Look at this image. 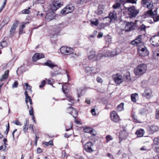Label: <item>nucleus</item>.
Returning a JSON list of instances; mask_svg holds the SVG:
<instances>
[{
	"label": "nucleus",
	"mask_w": 159,
	"mask_h": 159,
	"mask_svg": "<svg viewBox=\"0 0 159 159\" xmlns=\"http://www.w3.org/2000/svg\"><path fill=\"white\" fill-rule=\"evenodd\" d=\"M44 64L45 65L48 66L52 69L54 67H56V68L54 69V70L53 71H51L50 72L51 75L52 76H56L57 75L61 74V73L60 71V68L58 67L57 65L54 64L50 61H47Z\"/></svg>",
	"instance_id": "obj_1"
},
{
	"label": "nucleus",
	"mask_w": 159,
	"mask_h": 159,
	"mask_svg": "<svg viewBox=\"0 0 159 159\" xmlns=\"http://www.w3.org/2000/svg\"><path fill=\"white\" fill-rule=\"evenodd\" d=\"M147 70V67L146 64H140L134 69V73L136 75H141L145 73Z\"/></svg>",
	"instance_id": "obj_2"
},
{
	"label": "nucleus",
	"mask_w": 159,
	"mask_h": 159,
	"mask_svg": "<svg viewBox=\"0 0 159 159\" xmlns=\"http://www.w3.org/2000/svg\"><path fill=\"white\" fill-rule=\"evenodd\" d=\"M61 52L63 54L66 55H69L72 54L73 57H76L77 55L75 54H74L73 49L70 47L63 46L60 49Z\"/></svg>",
	"instance_id": "obj_3"
},
{
	"label": "nucleus",
	"mask_w": 159,
	"mask_h": 159,
	"mask_svg": "<svg viewBox=\"0 0 159 159\" xmlns=\"http://www.w3.org/2000/svg\"><path fill=\"white\" fill-rule=\"evenodd\" d=\"M125 9L128 11V17L130 18L135 17L139 13V10L137 9L134 6L129 7H126Z\"/></svg>",
	"instance_id": "obj_4"
},
{
	"label": "nucleus",
	"mask_w": 159,
	"mask_h": 159,
	"mask_svg": "<svg viewBox=\"0 0 159 159\" xmlns=\"http://www.w3.org/2000/svg\"><path fill=\"white\" fill-rule=\"evenodd\" d=\"M118 54H115L114 52L108 51L106 53H104L102 50L99 52L97 55H96V61L99 60L103 57H113Z\"/></svg>",
	"instance_id": "obj_5"
},
{
	"label": "nucleus",
	"mask_w": 159,
	"mask_h": 159,
	"mask_svg": "<svg viewBox=\"0 0 159 159\" xmlns=\"http://www.w3.org/2000/svg\"><path fill=\"white\" fill-rule=\"evenodd\" d=\"M150 42L152 45L154 46H159V34L152 36L150 39Z\"/></svg>",
	"instance_id": "obj_6"
},
{
	"label": "nucleus",
	"mask_w": 159,
	"mask_h": 159,
	"mask_svg": "<svg viewBox=\"0 0 159 159\" xmlns=\"http://www.w3.org/2000/svg\"><path fill=\"white\" fill-rule=\"evenodd\" d=\"M74 9V7L72 4H69L61 10V13L62 14L66 15L71 12Z\"/></svg>",
	"instance_id": "obj_7"
},
{
	"label": "nucleus",
	"mask_w": 159,
	"mask_h": 159,
	"mask_svg": "<svg viewBox=\"0 0 159 159\" xmlns=\"http://www.w3.org/2000/svg\"><path fill=\"white\" fill-rule=\"evenodd\" d=\"M112 78L116 84H120L124 81L122 76L120 74L117 73L113 75Z\"/></svg>",
	"instance_id": "obj_8"
},
{
	"label": "nucleus",
	"mask_w": 159,
	"mask_h": 159,
	"mask_svg": "<svg viewBox=\"0 0 159 159\" xmlns=\"http://www.w3.org/2000/svg\"><path fill=\"white\" fill-rule=\"evenodd\" d=\"M62 5L60 3L58 2L55 1H54L52 4L50 5L49 7L50 10L52 11V12L56 11L57 9L60 7Z\"/></svg>",
	"instance_id": "obj_9"
},
{
	"label": "nucleus",
	"mask_w": 159,
	"mask_h": 159,
	"mask_svg": "<svg viewBox=\"0 0 159 159\" xmlns=\"http://www.w3.org/2000/svg\"><path fill=\"white\" fill-rule=\"evenodd\" d=\"M142 37L141 35H139L134 40L131 42V43L133 45H136L138 47L140 45L143 47V43L141 42Z\"/></svg>",
	"instance_id": "obj_10"
},
{
	"label": "nucleus",
	"mask_w": 159,
	"mask_h": 159,
	"mask_svg": "<svg viewBox=\"0 0 159 159\" xmlns=\"http://www.w3.org/2000/svg\"><path fill=\"white\" fill-rule=\"evenodd\" d=\"M125 27V30L127 31H129L134 29L135 25L133 22H126Z\"/></svg>",
	"instance_id": "obj_11"
},
{
	"label": "nucleus",
	"mask_w": 159,
	"mask_h": 159,
	"mask_svg": "<svg viewBox=\"0 0 159 159\" xmlns=\"http://www.w3.org/2000/svg\"><path fill=\"white\" fill-rule=\"evenodd\" d=\"M148 132L151 134H153L154 132L159 130V127L155 125H149L147 128Z\"/></svg>",
	"instance_id": "obj_12"
},
{
	"label": "nucleus",
	"mask_w": 159,
	"mask_h": 159,
	"mask_svg": "<svg viewBox=\"0 0 159 159\" xmlns=\"http://www.w3.org/2000/svg\"><path fill=\"white\" fill-rule=\"evenodd\" d=\"M97 68L94 67L87 66L85 68V71L87 73H89L91 75H94L96 74Z\"/></svg>",
	"instance_id": "obj_13"
},
{
	"label": "nucleus",
	"mask_w": 159,
	"mask_h": 159,
	"mask_svg": "<svg viewBox=\"0 0 159 159\" xmlns=\"http://www.w3.org/2000/svg\"><path fill=\"white\" fill-rule=\"evenodd\" d=\"M128 136V134L124 129L121 130L119 133V143H120L122 140L126 139Z\"/></svg>",
	"instance_id": "obj_14"
},
{
	"label": "nucleus",
	"mask_w": 159,
	"mask_h": 159,
	"mask_svg": "<svg viewBox=\"0 0 159 159\" xmlns=\"http://www.w3.org/2000/svg\"><path fill=\"white\" fill-rule=\"evenodd\" d=\"M111 120L114 122H118L119 120V117L115 111H112L110 114Z\"/></svg>",
	"instance_id": "obj_15"
},
{
	"label": "nucleus",
	"mask_w": 159,
	"mask_h": 159,
	"mask_svg": "<svg viewBox=\"0 0 159 159\" xmlns=\"http://www.w3.org/2000/svg\"><path fill=\"white\" fill-rule=\"evenodd\" d=\"M44 57L43 54L40 53H35L32 57V60L34 61H36Z\"/></svg>",
	"instance_id": "obj_16"
},
{
	"label": "nucleus",
	"mask_w": 159,
	"mask_h": 159,
	"mask_svg": "<svg viewBox=\"0 0 159 159\" xmlns=\"http://www.w3.org/2000/svg\"><path fill=\"white\" fill-rule=\"evenodd\" d=\"M84 131L85 133H90L94 136L96 135L95 130L91 128L85 127L84 129Z\"/></svg>",
	"instance_id": "obj_17"
},
{
	"label": "nucleus",
	"mask_w": 159,
	"mask_h": 159,
	"mask_svg": "<svg viewBox=\"0 0 159 159\" xmlns=\"http://www.w3.org/2000/svg\"><path fill=\"white\" fill-rule=\"evenodd\" d=\"M152 94V91L149 88H147L145 89L144 92L142 93L143 96L146 97L147 98H149Z\"/></svg>",
	"instance_id": "obj_18"
},
{
	"label": "nucleus",
	"mask_w": 159,
	"mask_h": 159,
	"mask_svg": "<svg viewBox=\"0 0 159 159\" xmlns=\"http://www.w3.org/2000/svg\"><path fill=\"white\" fill-rule=\"evenodd\" d=\"M19 23V22L17 20H16L15 22L14 23L10 31L11 35H13L14 34L15 32L16 28L18 26Z\"/></svg>",
	"instance_id": "obj_19"
},
{
	"label": "nucleus",
	"mask_w": 159,
	"mask_h": 159,
	"mask_svg": "<svg viewBox=\"0 0 159 159\" xmlns=\"http://www.w3.org/2000/svg\"><path fill=\"white\" fill-rule=\"evenodd\" d=\"M88 58L89 60H92L93 61H96V51L92 49L90 51V54L88 56Z\"/></svg>",
	"instance_id": "obj_20"
},
{
	"label": "nucleus",
	"mask_w": 159,
	"mask_h": 159,
	"mask_svg": "<svg viewBox=\"0 0 159 159\" xmlns=\"http://www.w3.org/2000/svg\"><path fill=\"white\" fill-rule=\"evenodd\" d=\"M109 17L111 21L115 20L117 18L116 13L115 11L114 10L110 12L109 14Z\"/></svg>",
	"instance_id": "obj_21"
},
{
	"label": "nucleus",
	"mask_w": 159,
	"mask_h": 159,
	"mask_svg": "<svg viewBox=\"0 0 159 159\" xmlns=\"http://www.w3.org/2000/svg\"><path fill=\"white\" fill-rule=\"evenodd\" d=\"M92 143L91 142H88L85 145V150L87 152H90L93 151L92 148Z\"/></svg>",
	"instance_id": "obj_22"
},
{
	"label": "nucleus",
	"mask_w": 159,
	"mask_h": 159,
	"mask_svg": "<svg viewBox=\"0 0 159 159\" xmlns=\"http://www.w3.org/2000/svg\"><path fill=\"white\" fill-rule=\"evenodd\" d=\"M137 49L138 50V52L140 55L144 56V53H145L147 52L146 48L144 47H140V46H139L137 48Z\"/></svg>",
	"instance_id": "obj_23"
},
{
	"label": "nucleus",
	"mask_w": 159,
	"mask_h": 159,
	"mask_svg": "<svg viewBox=\"0 0 159 159\" xmlns=\"http://www.w3.org/2000/svg\"><path fill=\"white\" fill-rule=\"evenodd\" d=\"M124 3L123 1L122 0H117L115 3L113 5L112 7L115 9H117L120 7L121 4H123Z\"/></svg>",
	"instance_id": "obj_24"
},
{
	"label": "nucleus",
	"mask_w": 159,
	"mask_h": 159,
	"mask_svg": "<svg viewBox=\"0 0 159 159\" xmlns=\"http://www.w3.org/2000/svg\"><path fill=\"white\" fill-rule=\"evenodd\" d=\"M68 109H70L72 110L71 112L70 113L73 116L74 118H76L78 115V112L76 110V109L74 108L71 107H68Z\"/></svg>",
	"instance_id": "obj_25"
},
{
	"label": "nucleus",
	"mask_w": 159,
	"mask_h": 159,
	"mask_svg": "<svg viewBox=\"0 0 159 159\" xmlns=\"http://www.w3.org/2000/svg\"><path fill=\"white\" fill-rule=\"evenodd\" d=\"M53 12H48L47 13L45 16V18L47 20H51L53 19L54 17Z\"/></svg>",
	"instance_id": "obj_26"
},
{
	"label": "nucleus",
	"mask_w": 159,
	"mask_h": 159,
	"mask_svg": "<svg viewBox=\"0 0 159 159\" xmlns=\"http://www.w3.org/2000/svg\"><path fill=\"white\" fill-rule=\"evenodd\" d=\"M9 71V70H7L5 71L4 74H3L0 79V81L1 82L3 81L6 79L8 76Z\"/></svg>",
	"instance_id": "obj_27"
},
{
	"label": "nucleus",
	"mask_w": 159,
	"mask_h": 159,
	"mask_svg": "<svg viewBox=\"0 0 159 159\" xmlns=\"http://www.w3.org/2000/svg\"><path fill=\"white\" fill-rule=\"evenodd\" d=\"M144 133V131L142 129H140L139 130L136 131L135 134L137 136L139 137H142Z\"/></svg>",
	"instance_id": "obj_28"
},
{
	"label": "nucleus",
	"mask_w": 159,
	"mask_h": 159,
	"mask_svg": "<svg viewBox=\"0 0 159 159\" xmlns=\"http://www.w3.org/2000/svg\"><path fill=\"white\" fill-rule=\"evenodd\" d=\"M124 103L123 102L121 103L120 104L118 105L116 107V110L118 111H120L124 110Z\"/></svg>",
	"instance_id": "obj_29"
},
{
	"label": "nucleus",
	"mask_w": 159,
	"mask_h": 159,
	"mask_svg": "<svg viewBox=\"0 0 159 159\" xmlns=\"http://www.w3.org/2000/svg\"><path fill=\"white\" fill-rule=\"evenodd\" d=\"M104 38L107 44H109L111 43V38L110 35H107L106 36H105Z\"/></svg>",
	"instance_id": "obj_30"
},
{
	"label": "nucleus",
	"mask_w": 159,
	"mask_h": 159,
	"mask_svg": "<svg viewBox=\"0 0 159 159\" xmlns=\"http://www.w3.org/2000/svg\"><path fill=\"white\" fill-rule=\"evenodd\" d=\"M138 97V94L137 93H134L131 94V100L134 102H136V99Z\"/></svg>",
	"instance_id": "obj_31"
},
{
	"label": "nucleus",
	"mask_w": 159,
	"mask_h": 159,
	"mask_svg": "<svg viewBox=\"0 0 159 159\" xmlns=\"http://www.w3.org/2000/svg\"><path fill=\"white\" fill-rule=\"evenodd\" d=\"M67 100L71 103H70L69 104V105H72V104L74 103L75 100L73 98L70 96H68L67 97Z\"/></svg>",
	"instance_id": "obj_32"
},
{
	"label": "nucleus",
	"mask_w": 159,
	"mask_h": 159,
	"mask_svg": "<svg viewBox=\"0 0 159 159\" xmlns=\"http://www.w3.org/2000/svg\"><path fill=\"white\" fill-rule=\"evenodd\" d=\"M25 23H22V25L20 27L19 34H22L24 33V32H23V30L24 28L25 27Z\"/></svg>",
	"instance_id": "obj_33"
},
{
	"label": "nucleus",
	"mask_w": 159,
	"mask_h": 159,
	"mask_svg": "<svg viewBox=\"0 0 159 159\" xmlns=\"http://www.w3.org/2000/svg\"><path fill=\"white\" fill-rule=\"evenodd\" d=\"M123 1L124 3H131L132 4H136L138 0H122Z\"/></svg>",
	"instance_id": "obj_34"
},
{
	"label": "nucleus",
	"mask_w": 159,
	"mask_h": 159,
	"mask_svg": "<svg viewBox=\"0 0 159 159\" xmlns=\"http://www.w3.org/2000/svg\"><path fill=\"white\" fill-rule=\"evenodd\" d=\"M25 86L26 87V91H27V93H31L32 91L31 90V87L30 86L28 83H26L25 84Z\"/></svg>",
	"instance_id": "obj_35"
},
{
	"label": "nucleus",
	"mask_w": 159,
	"mask_h": 159,
	"mask_svg": "<svg viewBox=\"0 0 159 159\" xmlns=\"http://www.w3.org/2000/svg\"><path fill=\"white\" fill-rule=\"evenodd\" d=\"M30 7H29L27 9L23 10L22 11V13L23 14H29L30 13Z\"/></svg>",
	"instance_id": "obj_36"
},
{
	"label": "nucleus",
	"mask_w": 159,
	"mask_h": 159,
	"mask_svg": "<svg viewBox=\"0 0 159 159\" xmlns=\"http://www.w3.org/2000/svg\"><path fill=\"white\" fill-rule=\"evenodd\" d=\"M25 102L27 103L29 101H30V99H31V98H30V97L29 96L27 91H25Z\"/></svg>",
	"instance_id": "obj_37"
},
{
	"label": "nucleus",
	"mask_w": 159,
	"mask_h": 159,
	"mask_svg": "<svg viewBox=\"0 0 159 159\" xmlns=\"http://www.w3.org/2000/svg\"><path fill=\"white\" fill-rule=\"evenodd\" d=\"M90 21L91 23V24H93L94 25L97 26L98 24V21L96 19H94L93 20H91Z\"/></svg>",
	"instance_id": "obj_38"
},
{
	"label": "nucleus",
	"mask_w": 159,
	"mask_h": 159,
	"mask_svg": "<svg viewBox=\"0 0 159 159\" xmlns=\"http://www.w3.org/2000/svg\"><path fill=\"white\" fill-rule=\"evenodd\" d=\"M106 138V139L107 143H108L109 142L112 140L113 139L112 137L110 135H108L107 136Z\"/></svg>",
	"instance_id": "obj_39"
},
{
	"label": "nucleus",
	"mask_w": 159,
	"mask_h": 159,
	"mask_svg": "<svg viewBox=\"0 0 159 159\" xmlns=\"http://www.w3.org/2000/svg\"><path fill=\"white\" fill-rule=\"evenodd\" d=\"M153 7V3L152 2H148L146 5L148 9H150Z\"/></svg>",
	"instance_id": "obj_40"
},
{
	"label": "nucleus",
	"mask_w": 159,
	"mask_h": 159,
	"mask_svg": "<svg viewBox=\"0 0 159 159\" xmlns=\"http://www.w3.org/2000/svg\"><path fill=\"white\" fill-rule=\"evenodd\" d=\"M146 26L143 24H142L139 27L140 30L141 31H143L145 30Z\"/></svg>",
	"instance_id": "obj_41"
},
{
	"label": "nucleus",
	"mask_w": 159,
	"mask_h": 159,
	"mask_svg": "<svg viewBox=\"0 0 159 159\" xmlns=\"http://www.w3.org/2000/svg\"><path fill=\"white\" fill-rule=\"evenodd\" d=\"M27 121L26 120V123L25 125H24V128H23V131L25 132L26 133L27 132L28 128V125H27Z\"/></svg>",
	"instance_id": "obj_42"
},
{
	"label": "nucleus",
	"mask_w": 159,
	"mask_h": 159,
	"mask_svg": "<svg viewBox=\"0 0 159 159\" xmlns=\"http://www.w3.org/2000/svg\"><path fill=\"white\" fill-rule=\"evenodd\" d=\"M1 46L3 48L6 47L7 45V43L6 41H3L1 42L0 43Z\"/></svg>",
	"instance_id": "obj_43"
},
{
	"label": "nucleus",
	"mask_w": 159,
	"mask_h": 159,
	"mask_svg": "<svg viewBox=\"0 0 159 159\" xmlns=\"http://www.w3.org/2000/svg\"><path fill=\"white\" fill-rule=\"evenodd\" d=\"M148 2L146 0H142L141 1V4L143 7H145Z\"/></svg>",
	"instance_id": "obj_44"
},
{
	"label": "nucleus",
	"mask_w": 159,
	"mask_h": 159,
	"mask_svg": "<svg viewBox=\"0 0 159 159\" xmlns=\"http://www.w3.org/2000/svg\"><path fill=\"white\" fill-rule=\"evenodd\" d=\"M156 118L157 119H159V109L156 110Z\"/></svg>",
	"instance_id": "obj_45"
},
{
	"label": "nucleus",
	"mask_w": 159,
	"mask_h": 159,
	"mask_svg": "<svg viewBox=\"0 0 159 159\" xmlns=\"http://www.w3.org/2000/svg\"><path fill=\"white\" fill-rule=\"evenodd\" d=\"M12 122L17 125L21 126L22 125L18 120L13 121Z\"/></svg>",
	"instance_id": "obj_46"
},
{
	"label": "nucleus",
	"mask_w": 159,
	"mask_h": 159,
	"mask_svg": "<svg viewBox=\"0 0 159 159\" xmlns=\"http://www.w3.org/2000/svg\"><path fill=\"white\" fill-rule=\"evenodd\" d=\"M153 57L155 58H157V57H159V53L155 52H153Z\"/></svg>",
	"instance_id": "obj_47"
},
{
	"label": "nucleus",
	"mask_w": 159,
	"mask_h": 159,
	"mask_svg": "<svg viewBox=\"0 0 159 159\" xmlns=\"http://www.w3.org/2000/svg\"><path fill=\"white\" fill-rule=\"evenodd\" d=\"M44 0H36L35 2L37 4H43L44 2Z\"/></svg>",
	"instance_id": "obj_48"
},
{
	"label": "nucleus",
	"mask_w": 159,
	"mask_h": 159,
	"mask_svg": "<svg viewBox=\"0 0 159 159\" xmlns=\"http://www.w3.org/2000/svg\"><path fill=\"white\" fill-rule=\"evenodd\" d=\"M145 113V110L144 108L139 110V113L141 115H143Z\"/></svg>",
	"instance_id": "obj_49"
},
{
	"label": "nucleus",
	"mask_w": 159,
	"mask_h": 159,
	"mask_svg": "<svg viewBox=\"0 0 159 159\" xmlns=\"http://www.w3.org/2000/svg\"><path fill=\"white\" fill-rule=\"evenodd\" d=\"M159 140V139L157 138H155L153 140L154 143L156 144L157 145V144L158 141Z\"/></svg>",
	"instance_id": "obj_50"
},
{
	"label": "nucleus",
	"mask_w": 159,
	"mask_h": 159,
	"mask_svg": "<svg viewBox=\"0 0 159 159\" xmlns=\"http://www.w3.org/2000/svg\"><path fill=\"white\" fill-rule=\"evenodd\" d=\"M18 83L17 81H15L14 84L12 85V88H17V86L18 85Z\"/></svg>",
	"instance_id": "obj_51"
},
{
	"label": "nucleus",
	"mask_w": 159,
	"mask_h": 159,
	"mask_svg": "<svg viewBox=\"0 0 159 159\" xmlns=\"http://www.w3.org/2000/svg\"><path fill=\"white\" fill-rule=\"evenodd\" d=\"M85 0H77L76 3L78 4H82L84 2Z\"/></svg>",
	"instance_id": "obj_52"
},
{
	"label": "nucleus",
	"mask_w": 159,
	"mask_h": 159,
	"mask_svg": "<svg viewBox=\"0 0 159 159\" xmlns=\"http://www.w3.org/2000/svg\"><path fill=\"white\" fill-rule=\"evenodd\" d=\"M77 94L78 97H80L82 95V90H81L79 89V90H77Z\"/></svg>",
	"instance_id": "obj_53"
},
{
	"label": "nucleus",
	"mask_w": 159,
	"mask_h": 159,
	"mask_svg": "<svg viewBox=\"0 0 159 159\" xmlns=\"http://www.w3.org/2000/svg\"><path fill=\"white\" fill-rule=\"evenodd\" d=\"M46 83V81L45 80H43L41 84L39 86V87L40 88H42L44 87Z\"/></svg>",
	"instance_id": "obj_54"
},
{
	"label": "nucleus",
	"mask_w": 159,
	"mask_h": 159,
	"mask_svg": "<svg viewBox=\"0 0 159 159\" xmlns=\"http://www.w3.org/2000/svg\"><path fill=\"white\" fill-rule=\"evenodd\" d=\"M146 13L150 15H153V14H154V13H153L152 10H150L148 11Z\"/></svg>",
	"instance_id": "obj_55"
},
{
	"label": "nucleus",
	"mask_w": 159,
	"mask_h": 159,
	"mask_svg": "<svg viewBox=\"0 0 159 159\" xmlns=\"http://www.w3.org/2000/svg\"><path fill=\"white\" fill-rule=\"evenodd\" d=\"M9 130V124L8 123V126H7V129L6 130L5 132V134H7L8 133V132Z\"/></svg>",
	"instance_id": "obj_56"
},
{
	"label": "nucleus",
	"mask_w": 159,
	"mask_h": 159,
	"mask_svg": "<svg viewBox=\"0 0 159 159\" xmlns=\"http://www.w3.org/2000/svg\"><path fill=\"white\" fill-rule=\"evenodd\" d=\"M91 99L90 98H86L85 102L88 104H89L90 103Z\"/></svg>",
	"instance_id": "obj_57"
},
{
	"label": "nucleus",
	"mask_w": 159,
	"mask_h": 159,
	"mask_svg": "<svg viewBox=\"0 0 159 159\" xmlns=\"http://www.w3.org/2000/svg\"><path fill=\"white\" fill-rule=\"evenodd\" d=\"M96 80L98 82L100 83H102L103 81L102 79L99 77H97Z\"/></svg>",
	"instance_id": "obj_58"
},
{
	"label": "nucleus",
	"mask_w": 159,
	"mask_h": 159,
	"mask_svg": "<svg viewBox=\"0 0 159 159\" xmlns=\"http://www.w3.org/2000/svg\"><path fill=\"white\" fill-rule=\"evenodd\" d=\"M132 117V118L133 119L134 121L135 122L137 123H139V121L138 120H137L136 117L134 115H133Z\"/></svg>",
	"instance_id": "obj_59"
},
{
	"label": "nucleus",
	"mask_w": 159,
	"mask_h": 159,
	"mask_svg": "<svg viewBox=\"0 0 159 159\" xmlns=\"http://www.w3.org/2000/svg\"><path fill=\"white\" fill-rule=\"evenodd\" d=\"M91 112L93 115L96 116V115L95 110L94 109H92L91 110Z\"/></svg>",
	"instance_id": "obj_60"
},
{
	"label": "nucleus",
	"mask_w": 159,
	"mask_h": 159,
	"mask_svg": "<svg viewBox=\"0 0 159 159\" xmlns=\"http://www.w3.org/2000/svg\"><path fill=\"white\" fill-rule=\"evenodd\" d=\"M155 151L157 152H159V146H157L155 148Z\"/></svg>",
	"instance_id": "obj_61"
},
{
	"label": "nucleus",
	"mask_w": 159,
	"mask_h": 159,
	"mask_svg": "<svg viewBox=\"0 0 159 159\" xmlns=\"http://www.w3.org/2000/svg\"><path fill=\"white\" fill-rule=\"evenodd\" d=\"M102 13H103L102 11V10H101L100 9H98V11H97V13L98 14L101 15L102 14Z\"/></svg>",
	"instance_id": "obj_62"
},
{
	"label": "nucleus",
	"mask_w": 159,
	"mask_h": 159,
	"mask_svg": "<svg viewBox=\"0 0 159 159\" xmlns=\"http://www.w3.org/2000/svg\"><path fill=\"white\" fill-rule=\"evenodd\" d=\"M42 152V150L39 148H38L37 149V152L38 153H40Z\"/></svg>",
	"instance_id": "obj_63"
},
{
	"label": "nucleus",
	"mask_w": 159,
	"mask_h": 159,
	"mask_svg": "<svg viewBox=\"0 0 159 159\" xmlns=\"http://www.w3.org/2000/svg\"><path fill=\"white\" fill-rule=\"evenodd\" d=\"M154 21L155 22L159 20V16L156 17L154 19Z\"/></svg>",
	"instance_id": "obj_64"
}]
</instances>
